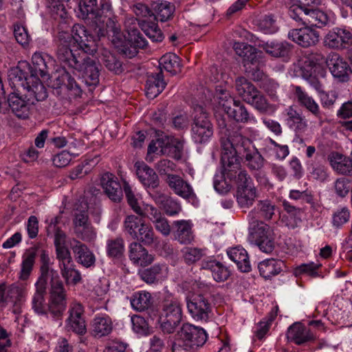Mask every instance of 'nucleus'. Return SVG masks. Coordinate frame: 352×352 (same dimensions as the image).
Returning a JSON list of instances; mask_svg holds the SVG:
<instances>
[{"label": "nucleus", "instance_id": "338daca9", "mask_svg": "<svg viewBox=\"0 0 352 352\" xmlns=\"http://www.w3.org/2000/svg\"><path fill=\"white\" fill-rule=\"evenodd\" d=\"M235 179L237 184V190H242L248 188H255L251 177L245 170L239 169L236 173Z\"/></svg>", "mask_w": 352, "mask_h": 352}, {"label": "nucleus", "instance_id": "2f4dec72", "mask_svg": "<svg viewBox=\"0 0 352 352\" xmlns=\"http://www.w3.org/2000/svg\"><path fill=\"white\" fill-rule=\"evenodd\" d=\"M176 228L175 239L181 244H189L194 241L192 224L186 220H179L173 222Z\"/></svg>", "mask_w": 352, "mask_h": 352}, {"label": "nucleus", "instance_id": "39448f33", "mask_svg": "<svg viewBox=\"0 0 352 352\" xmlns=\"http://www.w3.org/2000/svg\"><path fill=\"white\" fill-rule=\"evenodd\" d=\"M182 317V305L180 300L172 294H167L162 302L160 329L164 334L174 333L180 324Z\"/></svg>", "mask_w": 352, "mask_h": 352}, {"label": "nucleus", "instance_id": "393cba45", "mask_svg": "<svg viewBox=\"0 0 352 352\" xmlns=\"http://www.w3.org/2000/svg\"><path fill=\"white\" fill-rule=\"evenodd\" d=\"M113 330V322L108 316H96L91 323V334L96 338L109 336Z\"/></svg>", "mask_w": 352, "mask_h": 352}, {"label": "nucleus", "instance_id": "6ab92c4d", "mask_svg": "<svg viewBox=\"0 0 352 352\" xmlns=\"http://www.w3.org/2000/svg\"><path fill=\"white\" fill-rule=\"evenodd\" d=\"M288 37L303 47L316 45L319 41V34L309 27L293 29L288 33Z\"/></svg>", "mask_w": 352, "mask_h": 352}, {"label": "nucleus", "instance_id": "aec40b11", "mask_svg": "<svg viewBox=\"0 0 352 352\" xmlns=\"http://www.w3.org/2000/svg\"><path fill=\"white\" fill-rule=\"evenodd\" d=\"M257 46L274 58H288L291 54V45L286 42L258 41Z\"/></svg>", "mask_w": 352, "mask_h": 352}, {"label": "nucleus", "instance_id": "69168bd1", "mask_svg": "<svg viewBox=\"0 0 352 352\" xmlns=\"http://www.w3.org/2000/svg\"><path fill=\"white\" fill-rule=\"evenodd\" d=\"M255 210L258 211L259 217L268 220L274 214L275 206L269 200H263L257 204Z\"/></svg>", "mask_w": 352, "mask_h": 352}, {"label": "nucleus", "instance_id": "ea45409f", "mask_svg": "<svg viewBox=\"0 0 352 352\" xmlns=\"http://www.w3.org/2000/svg\"><path fill=\"white\" fill-rule=\"evenodd\" d=\"M329 21V17L326 13L319 9H315L314 7L307 8V13L305 16V24H309L317 28H322L326 25Z\"/></svg>", "mask_w": 352, "mask_h": 352}, {"label": "nucleus", "instance_id": "f3484780", "mask_svg": "<svg viewBox=\"0 0 352 352\" xmlns=\"http://www.w3.org/2000/svg\"><path fill=\"white\" fill-rule=\"evenodd\" d=\"M7 102L12 112L17 118L21 119H26L29 117L30 109L34 103L27 96H21L15 93L9 94L6 99Z\"/></svg>", "mask_w": 352, "mask_h": 352}, {"label": "nucleus", "instance_id": "37998d69", "mask_svg": "<svg viewBox=\"0 0 352 352\" xmlns=\"http://www.w3.org/2000/svg\"><path fill=\"white\" fill-rule=\"evenodd\" d=\"M93 14H91L89 19L93 20L98 26H100V24H104V21H106L108 17L113 16L109 1L100 0V6L97 7Z\"/></svg>", "mask_w": 352, "mask_h": 352}, {"label": "nucleus", "instance_id": "4468645a", "mask_svg": "<svg viewBox=\"0 0 352 352\" xmlns=\"http://www.w3.org/2000/svg\"><path fill=\"white\" fill-rule=\"evenodd\" d=\"M165 182L174 193L192 204L197 201V196L192 186L178 175H168Z\"/></svg>", "mask_w": 352, "mask_h": 352}, {"label": "nucleus", "instance_id": "c9c22d12", "mask_svg": "<svg viewBox=\"0 0 352 352\" xmlns=\"http://www.w3.org/2000/svg\"><path fill=\"white\" fill-rule=\"evenodd\" d=\"M283 265L282 261L271 258L259 263L258 268L261 276L265 279H270L278 274L282 271Z\"/></svg>", "mask_w": 352, "mask_h": 352}, {"label": "nucleus", "instance_id": "f8f14e48", "mask_svg": "<svg viewBox=\"0 0 352 352\" xmlns=\"http://www.w3.org/2000/svg\"><path fill=\"white\" fill-rule=\"evenodd\" d=\"M68 318L65 320V329L79 336L87 333V324L84 316V309L80 304L72 305L68 311Z\"/></svg>", "mask_w": 352, "mask_h": 352}, {"label": "nucleus", "instance_id": "6e6552de", "mask_svg": "<svg viewBox=\"0 0 352 352\" xmlns=\"http://www.w3.org/2000/svg\"><path fill=\"white\" fill-rule=\"evenodd\" d=\"M188 311L197 321H208L212 312L209 300L202 294H192L186 298Z\"/></svg>", "mask_w": 352, "mask_h": 352}, {"label": "nucleus", "instance_id": "dca6fc26", "mask_svg": "<svg viewBox=\"0 0 352 352\" xmlns=\"http://www.w3.org/2000/svg\"><path fill=\"white\" fill-rule=\"evenodd\" d=\"M32 65L30 67V77L38 84L39 77L45 78L49 76V64H52L51 58L47 54L35 52L32 57Z\"/></svg>", "mask_w": 352, "mask_h": 352}, {"label": "nucleus", "instance_id": "9b49d317", "mask_svg": "<svg viewBox=\"0 0 352 352\" xmlns=\"http://www.w3.org/2000/svg\"><path fill=\"white\" fill-rule=\"evenodd\" d=\"M79 72L87 86L95 87L99 83V68L96 61L86 54H82L78 65L74 68Z\"/></svg>", "mask_w": 352, "mask_h": 352}, {"label": "nucleus", "instance_id": "423d86ee", "mask_svg": "<svg viewBox=\"0 0 352 352\" xmlns=\"http://www.w3.org/2000/svg\"><path fill=\"white\" fill-rule=\"evenodd\" d=\"M50 285L49 315L58 325L60 326L63 315L67 307L65 290L60 278L50 281Z\"/></svg>", "mask_w": 352, "mask_h": 352}, {"label": "nucleus", "instance_id": "864d4df0", "mask_svg": "<svg viewBox=\"0 0 352 352\" xmlns=\"http://www.w3.org/2000/svg\"><path fill=\"white\" fill-rule=\"evenodd\" d=\"M142 223H145V221L139 217L134 214L127 215L124 221V231L133 239L137 236L136 233Z\"/></svg>", "mask_w": 352, "mask_h": 352}, {"label": "nucleus", "instance_id": "e2e57ef3", "mask_svg": "<svg viewBox=\"0 0 352 352\" xmlns=\"http://www.w3.org/2000/svg\"><path fill=\"white\" fill-rule=\"evenodd\" d=\"M104 65L111 72L115 74H120L122 71V63L113 54L105 52L102 58Z\"/></svg>", "mask_w": 352, "mask_h": 352}, {"label": "nucleus", "instance_id": "f704fd0d", "mask_svg": "<svg viewBox=\"0 0 352 352\" xmlns=\"http://www.w3.org/2000/svg\"><path fill=\"white\" fill-rule=\"evenodd\" d=\"M329 162L332 168L342 175H352V160L338 153H332L329 155Z\"/></svg>", "mask_w": 352, "mask_h": 352}, {"label": "nucleus", "instance_id": "c03bdc74", "mask_svg": "<svg viewBox=\"0 0 352 352\" xmlns=\"http://www.w3.org/2000/svg\"><path fill=\"white\" fill-rule=\"evenodd\" d=\"M129 41L131 43L132 50L127 49L125 47L122 50L123 54L129 58L137 54V49H143L147 45L146 39L137 30H133L131 34L129 33Z\"/></svg>", "mask_w": 352, "mask_h": 352}, {"label": "nucleus", "instance_id": "ddd939ff", "mask_svg": "<svg viewBox=\"0 0 352 352\" xmlns=\"http://www.w3.org/2000/svg\"><path fill=\"white\" fill-rule=\"evenodd\" d=\"M324 44L331 49L349 48L352 46V33L344 28H334L324 36Z\"/></svg>", "mask_w": 352, "mask_h": 352}, {"label": "nucleus", "instance_id": "774afa93", "mask_svg": "<svg viewBox=\"0 0 352 352\" xmlns=\"http://www.w3.org/2000/svg\"><path fill=\"white\" fill-rule=\"evenodd\" d=\"M189 122L188 115L186 113H180L173 115L169 120V127H173L178 131L186 130L188 127Z\"/></svg>", "mask_w": 352, "mask_h": 352}, {"label": "nucleus", "instance_id": "a878e982", "mask_svg": "<svg viewBox=\"0 0 352 352\" xmlns=\"http://www.w3.org/2000/svg\"><path fill=\"white\" fill-rule=\"evenodd\" d=\"M166 85L162 71L148 75L145 85L146 96L151 99L156 98L163 91Z\"/></svg>", "mask_w": 352, "mask_h": 352}, {"label": "nucleus", "instance_id": "473e14b6", "mask_svg": "<svg viewBox=\"0 0 352 352\" xmlns=\"http://www.w3.org/2000/svg\"><path fill=\"white\" fill-rule=\"evenodd\" d=\"M166 270L164 265L155 264L151 267L139 272L140 278L146 283L157 284L164 278V272Z\"/></svg>", "mask_w": 352, "mask_h": 352}, {"label": "nucleus", "instance_id": "4be33fe9", "mask_svg": "<svg viewBox=\"0 0 352 352\" xmlns=\"http://www.w3.org/2000/svg\"><path fill=\"white\" fill-rule=\"evenodd\" d=\"M75 245L72 247L76 262L86 268L95 265L96 256L92 251L84 243L74 240Z\"/></svg>", "mask_w": 352, "mask_h": 352}, {"label": "nucleus", "instance_id": "1a4fd4ad", "mask_svg": "<svg viewBox=\"0 0 352 352\" xmlns=\"http://www.w3.org/2000/svg\"><path fill=\"white\" fill-rule=\"evenodd\" d=\"M72 39L74 47L83 52L82 54H94L98 49L97 40L88 33L85 27L79 24H75L72 30Z\"/></svg>", "mask_w": 352, "mask_h": 352}, {"label": "nucleus", "instance_id": "de8ad7c7", "mask_svg": "<svg viewBox=\"0 0 352 352\" xmlns=\"http://www.w3.org/2000/svg\"><path fill=\"white\" fill-rule=\"evenodd\" d=\"M8 77L14 87H23L28 91L31 90L30 85V80L32 78L28 77V74L19 69V67L13 68L9 72ZM33 82H34L32 80Z\"/></svg>", "mask_w": 352, "mask_h": 352}, {"label": "nucleus", "instance_id": "052dcab7", "mask_svg": "<svg viewBox=\"0 0 352 352\" xmlns=\"http://www.w3.org/2000/svg\"><path fill=\"white\" fill-rule=\"evenodd\" d=\"M182 252L184 262L188 265L197 263L205 256L204 250L195 247H186Z\"/></svg>", "mask_w": 352, "mask_h": 352}, {"label": "nucleus", "instance_id": "13d9d810", "mask_svg": "<svg viewBox=\"0 0 352 352\" xmlns=\"http://www.w3.org/2000/svg\"><path fill=\"white\" fill-rule=\"evenodd\" d=\"M236 193V200L241 208H249L257 197L256 188L237 190Z\"/></svg>", "mask_w": 352, "mask_h": 352}, {"label": "nucleus", "instance_id": "c85d7f7f", "mask_svg": "<svg viewBox=\"0 0 352 352\" xmlns=\"http://www.w3.org/2000/svg\"><path fill=\"white\" fill-rule=\"evenodd\" d=\"M236 53L243 58L245 67L254 65L259 63L258 52L254 47L244 43H237L234 45Z\"/></svg>", "mask_w": 352, "mask_h": 352}, {"label": "nucleus", "instance_id": "a211bd4d", "mask_svg": "<svg viewBox=\"0 0 352 352\" xmlns=\"http://www.w3.org/2000/svg\"><path fill=\"white\" fill-rule=\"evenodd\" d=\"M100 185L107 196L113 202H120L122 197V190L118 177L109 172L102 175Z\"/></svg>", "mask_w": 352, "mask_h": 352}, {"label": "nucleus", "instance_id": "5fc2aeb1", "mask_svg": "<svg viewBox=\"0 0 352 352\" xmlns=\"http://www.w3.org/2000/svg\"><path fill=\"white\" fill-rule=\"evenodd\" d=\"M245 102L253 106L261 113H265L270 109V105L265 97L258 89L248 98V100Z\"/></svg>", "mask_w": 352, "mask_h": 352}, {"label": "nucleus", "instance_id": "7ed1b4c3", "mask_svg": "<svg viewBox=\"0 0 352 352\" xmlns=\"http://www.w3.org/2000/svg\"><path fill=\"white\" fill-rule=\"evenodd\" d=\"M40 256V276L36 283H47L48 278L50 281L59 279L58 272L52 268L50 258L48 252L40 249L38 246H33L25 250L22 256L19 278L22 280H27L31 274L35 263V258L37 255Z\"/></svg>", "mask_w": 352, "mask_h": 352}, {"label": "nucleus", "instance_id": "f03ea898", "mask_svg": "<svg viewBox=\"0 0 352 352\" xmlns=\"http://www.w3.org/2000/svg\"><path fill=\"white\" fill-rule=\"evenodd\" d=\"M58 38L56 57L58 60L63 65V68L55 74L53 87L57 89L65 86L70 96L74 98L80 97L82 94L80 85L65 67H68L74 69L75 66L78 65L82 55L75 53L76 47L73 46L74 44L71 41L72 38L69 32H59Z\"/></svg>", "mask_w": 352, "mask_h": 352}, {"label": "nucleus", "instance_id": "2eb2a0df", "mask_svg": "<svg viewBox=\"0 0 352 352\" xmlns=\"http://www.w3.org/2000/svg\"><path fill=\"white\" fill-rule=\"evenodd\" d=\"M327 65L333 75L340 82H346L349 78V74L352 72L346 61L338 53H330L325 59Z\"/></svg>", "mask_w": 352, "mask_h": 352}, {"label": "nucleus", "instance_id": "a18cd8bd", "mask_svg": "<svg viewBox=\"0 0 352 352\" xmlns=\"http://www.w3.org/2000/svg\"><path fill=\"white\" fill-rule=\"evenodd\" d=\"M136 234L137 236H134L133 239L138 240L145 245L149 246L159 243V238L155 236L153 228L146 223L142 224Z\"/></svg>", "mask_w": 352, "mask_h": 352}, {"label": "nucleus", "instance_id": "6e6d98bb", "mask_svg": "<svg viewBox=\"0 0 352 352\" xmlns=\"http://www.w3.org/2000/svg\"><path fill=\"white\" fill-rule=\"evenodd\" d=\"M214 99L217 102L218 107L221 108L227 114L236 101L228 91L223 89H217Z\"/></svg>", "mask_w": 352, "mask_h": 352}, {"label": "nucleus", "instance_id": "09e8293b", "mask_svg": "<svg viewBox=\"0 0 352 352\" xmlns=\"http://www.w3.org/2000/svg\"><path fill=\"white\" fill-rule=\"evenodd\" d=\"M131 305L138 311H144L152 305L151 294L146 291L136 292L131 298Z\"/></svg>", "mask_w": 352, "mask_h": 352}, {"label": "nucleus", "instance_id": "a19ab883", "mask_svg": "<svg viewBox=\"0 0 352 352\" xmlns=\"http://www.w3.org/2000/svg\"><path fill=\"white\" fill-rule=\"evenodd\" d=\"M295 96L300 104L305 107L308 111L316 117H320L319 107L314 100L308 96L300 86L295 87Z\"/></svg>", "mask_w": 352, "mask_h": 352}, {"label": "nucleus", "instance_id": "0eeeda50", "mask_svg": "<svg viewBox=\"0 0 352 352\" xmlns=\"http://www.w3.org/2000/svg\"><path fill=\"white\" fill-rule=\"evenodd\" d=\"M194 111V120L190 130L191 138L195 144H205L213 135V126L202 107L197 106Z\"/></svg>", "mask_w": 352, "mask_h": 352}, {"label": "nucleus", "instance_id": "9d476101", "mask_svg": "<svg viewBox=\"0 0 352 352\" xmlns=\"http://www.w3.org/2000/svg\"><path fill=\"white\" fill-rule=\"evenodd\" d=\"M73 224L74 232L78 239L85 242H91L96 238V231L89 220L87 210L75 212Z\"/></svg>", "mask_w": 352, "mask_h": 352}, {"label": "nucleus", "instance_id": "7c9ffc66", "mask_svg": "<svg viewBox=\"0 0 352 352\" xmlns=\"http://www.w3.org/2000/svg\"><path fill=\"white\" fill-rule=\"evenodd\" d=\"M287 124L298 135L303 134L307 129V120L301 112L292 107L287 109Z\"/></svg>", "mask_w": 352, "mask_h": 352}, {"label": "nucleus", "instance_id": "bf43d9fd", "mask_svg": "<svg viewBox=\"0 0 352 352\" xmlns=\"http://www.w3.org/2000/svg\"><path fill=\"white\" fill-rule=\"evenodd\" d=\"M154 10L157 13L156 18L162 22L170 20L175 12V6L169 2L164 1L157 3L154 7Z\"/></svg>", "mask_w": 352, "mask_h": 352}, {"label": "nucleus", "instance_id": "49530a36", "mask_svg": "<svg viewBox=\"0 0 352 352\" xmlns=\"http://www.w3.org/2000/svg\"><path fill=\"white\" fill-rule=\"evenodd\" d=\"M160 71L165 69L172 74L180 70V59L175 54L168 53L162 56L159 60Z\"/></svg>", "mask_w": 352, "mask_h": 352}, {"label": "nucleus", "instance_id": "4c0bfd02", "mask_svg": "<svg viewBox=\"0 0 352 352\" xmlns=\"http://www.w3.org/2000/svg\"><path fill=\"white\" fill-rule=\"evenodd\" d=\"M287 337L297 344H302L311 339L306 327L300 322H296L289 327Z\"/></svg>", "mask_w": 352, "mask_h": 352}, {"label": "nucleus", "instance_id": "5701e85b", "mask_svg": "<svg viewBox=\"0 0 352 352\" xmlns=\"http://www.w3.org/2000/svg\"><path fill=\"white\" fill-rule=\"evenodd\" d=\"M129 256L133 264L142 267L147 266L154 261V256L138 242L130 244Z\"/></svg>", "mask_w": 352, "mask_h": 352}, {"label": "nucleus", "instance_id": "4d7b16f0", "mask_svg": "<svg viewBox=\"0 0 352 352\" xmlns=\"http://www.w3.org/2000/svg\"><path fill=\"white\" fill-rule=\"evenodd\" d=\"M321 268V264L311 262L309 263H303L294 269V274L296 276H299L302 274H307L311 278L320 277L321 275L319 272Z\"/></svg>", "mask_w": 352, "mask_h": 352}, {"label": "nucleus", "instance_id": "3c124183", "mask_svg": "<svg viewBox=\"0 0 352 352\" xmlns=\"http://www.w3.org/2000/svg\"><path fill=\"white\" fill-rule=\"evenodd\" d=\"M142 30L153 42H161L164 35L158 25L154 21L143 20L140 23Z\"/></svg>", "mask_w": 352, "mask_h": 352}, {"label": "nucleus", "instance_id": "79ce46f5", "mask_svg": "<svg viewBox=\"0 0 352 352\" xmlns=\"http://www.w3.org/2000/svg\"><path fill=\"white\" fill-rule=\"evenodd\" d=\"M106 250L107 254L109 258L113 260L121 259L124 256L125 250L124 239L120 236H118L107 240Z\"/></svg>", "mask_w": 352, "mask_h": 352}, {"label": "nucleus", "instance_id": "e433bc0d", "mask_svg": "<svg viewBox=\"0 0 352 352\" xmlns=\"http://www.w3.org/2000/svg\"><path fill=\"white\" fill-rule=\"evenodd\" d=\"M228 117L237 122L248 123L255 122L254 117L248 111L243 102L236 100L235 104L227 114Z\"/></svg>", "mask_w": 352, "mask_h": 352}, {"label": "nucleus", "instance_id": "8fccbe9b", "mask_svg": "<svg viewBox=\"0 0 352 352\" xmlns=\"http://www.w3.org/2000/svg\"><path fill=\"white\" fill-rule=\"evenodd\" d=\"M235 89L245 102L257 89L245 77L239 76L235 80Z\"/></svg>", "mask_w": 352, "mask_h": 352}, {"label": "nucleus", "instance_id": "412c9836", "mask_svg": "<svg viewBox=\"0 0 352 352\" xmlns=\"http://www.w3.org/2000/svg\"><path fill=\"white\" fill-rule=\"evenodd\" d=\"M149 195L156 204L160 206L168 216L177 214L182 210L179 204L172 197L160 191L149 192Z\"/></svg>", "mask_w": 352, "mask_h": 352}, {"label": "nucleus", "instance_id": "cd10ccee", "mask_svg": "<svg viewBox=\"0 0 352 352\" xmlns=\"http://www.w3.org/2000/svg\"><path fill=\"white\" fill-rule=\"evenodd\" d=\"M227 254L230 259L236 264L238 269L241 272H249L251 270L248 252L241 245L228 249Z\"/></svg>", "mask_w": 352, "mask_h": 352}, {"label": "nucleus", "instance_id": "680f3d73", "mask_svg": "<svg viewBox=\"0 0 352 352\" xmlns=\"http://www.w3.org/2000/svg\"><path fill=\"white\" fill-rule=\"evenodd\" d=\"M123 190L128 204L136 214L141 213V206L140 205L138 195H135L131 186L126 182L123 184Z\"/></svg>", "mask_w": 352, "mask_h": 352}, {"label": "nucleus", "instance_id": "f257e3e1", "mask_svg": "<svg viewBox=\"0 0 352 352\" xmlns=\"http://www.w3.org/2000/svg\"><path fill=\"white\" fill-rule=\"evenodd\" d=\"M221 162L223 166L224 179L230 181L236 176L241 168V159L251 170H258L264 165V158L255 148L251 140L238 131L230 134L226 139H222Z\"/></svg>", "mask_w": 352, "mask_h": 352}, {"label": "nucleus", "instance_id": "72a5a7b5", "mask_svg": "<svg viewBox=\"0 0 352 352\" xmlns=\"http://www.w3.org/2000/svg\"><path fill=\"white\" fill-rule=\"evenodd\" d=\"M201 268L209 270L217 282H223L230 276V271L222 263L215 260L204 261Z\"/></svg>", "mask_w": 352, "mask_h": 352}, {"label": "nucleus", "instance_id": "20e7f679", "mask_svg": "<svg viewBox=\"0 0 352 352\" xmlns=\"http://www.w3.org/2000/svg\"><path fill=\"white\" fill-rule=\"evenodd\" d=\"M208 338L206 331L190 323H184L171 340L173 352H188L202 346Z\"/></svg>", "mask_w": 352, "mask_h": 352}, {"label": "nucleus", "instance_id": "c756f323", "mask_svg": "<svg viewBox=\"0 0 352 352\" xmlns=\"http://www.w3.org/2000/svg\"><path fill=\"white\" fill-rule=\"evenodd\" d=\"M256 212L252 211L249 214V232L255 241L264 238L266 235L272 234L270 227L263 221L257 219Z\"/></svg>", "mask_w": 352, "mask_h": 352}, {"label": "nucleus", "instance_id": "b1692460", "mask_svg": "<svg viewBox=\"0 0 352 352\" xmlns=\"http://www.w3.org/2000/svg\"><path fill=\"white\" fill-rule=\"evenodd\" d=\"M47 283H36V292L32 299V308L38 315H49V302H45V295L46 294Z\"/></svg>", "mask_w": 352, "mask_h": 352}, {"label": "nucleus", "instance_id": "58836bf2", "mask_svg": "<svg viewBox=\"0 0 352 352\" xmlns=\"http://www.w3.org/2000/svg\"><path fill=\"white\" fill-rule=\"evenodd\" d=\"M98 27L102 36H105V34L111 36L113 38L112 42L115 44L122 41V34L120 27L116 24L113 15L108 17L106 21H104V24H100V26Z\"/></svg>", "mask_w": 352, "mask_h": 352}, {"label": "nucleus", "instance_id": "603ef678", "mask_svg": "<svg viewBox=\"0 0 352 352\" xmlns=\"http://www.w3.org/2000/svg\"><path fill=\"white\" fill-rule=\"evenodd\" d=\"M278 311V307L275 306L271 311L269 313L268 316L266 318H264L263 320H261L256 327V329L254 332L255 336L258 339L261 340L263 339L266 333L268 332L270 327L272 323V322L274 320L276 317L277 316Z\"/></svg>", "mask_w": 352, "mask_h": 352}, {"label": "nucleus", "instance_id": "bb28decb", "mask_svg": "<svg viewBox=\"0 0 352 352\" xmlns=\"http://www.w3.org/2000/svg\"><path fill=\"white\" fill-rule=\"evenodd\" d=\"M137 175L140 182L147 189L148 192L156 191L160 185V179L155 171L147 165L137 169Z\"/></svg>", "mask_w": 352, "mask_h": 352}, {"label": "nucleus", "instance_id": "0e129e2a", "mask_svg": "<svg viewBox=\"0 0 352 352\" xmlns=\"http://www.w3.org/2000/svg\"><path fill=\"white\" fill-rule=\"evenodd\" d=\"M351 213L348 208L343 207L335 211L332 214V225L336 228H340L347 223L350 219Z\"/></svg>", "mask_w": 352, "mask_h": 352}]
</instances>
